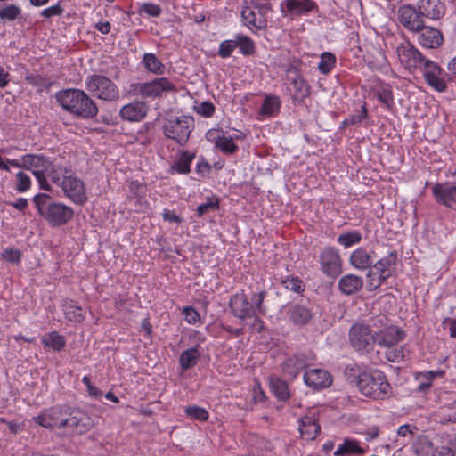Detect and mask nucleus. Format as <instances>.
I'll return each mask as SVG.
<instances>
[{
  "label": "nucleus",
  "instance_id": "nucleus-30",
  "mask_svg": "<svg viewBox=\"0 0 456 456\" xmlns=\"http://www.w3.org/2000/svg\"><path fill=\"white\" fill-rule=\"evenodd\" d=\"M62 307L65 317L69 322H81L84 321L86 317V311L74 301L65 300Z\"/></svg>",
  "mask_w": 456,
  "mask_h": 456
},
{
  "label": "nucleus",
  "instance_id": "nucleus-62",
  "mask_svg": "<svg viewBox=\"0 0 456 456\" xmlns=\"http://www.w3.org/2000/svg\"><path fill=\"white\" fill-rule=\"evenodd\" d=\"M444 373H445L444 370H429V371H428L426 373L421 374V376L424 379H428L431 382L435 378H442V377H444Z\"/></svg>",
  "mask_w": 456,
  "mask_h": 456
},
{
  "label": "nucleus",
  "instance_id": "nucleus-26",
  "mask_svg": "<svg viewBox=\"0 0 456 456\" xmlns=\"http://www.w3.org/2000/svg\"><path fill=\"white\" fill-rule=\"evenodd\" d=\"M338 286L342 294L349 296L362 289L363 280L362 277L354 274H346L339 279Z\"/></svg>",
  "mask_w": 456,
  "mask_h": 456
},
{
  "label": "nucleus",
  "instance_id": "nucleus-34",
  "mask_svg": "<svg viewBox=\"0 0 456 456\" xmlns=\"http://www.w3.org/2000/svg\"><path fill=\"white\" fill-rule=\"evenodd\" d=\"M270 388L281 401H286L290 395L287 383L279 378L273 377L270 379Z\"/></svg>",
  "mask_w": 456,
  "mask_h": 456
},
{
  "label": "nucleus",
  "instance_id": "nucleus-47",
  "mask_svg": "<svg viewBox=\"0 0 456 456\" xmlns=\"http://www.w3.org/2000/svg\"><path fill=\"white\" fill-rule=\"evenodd\" d=\"M26 80L32 86L38 88L39 91L47 89L51 86V82L48 78L37 74H28L26 76Z\"/></svg>",
  "mask_w": 456,
  "mask_h": 456
},
{
  "label": "nucleus",
  "instance_id": "nucleus-45",
  "mask_svg": "<svg viewBox=\"0 0 456 456\" xmlns=\"http://www.w3.org/2000/svg\"><path fill=\"white\" fill-rule=\"evenodd\" d=\"M238 42L237 47L244 55H251L255 51L254 42L247 36L238 35L236 40Z\"/></svg>",
  "mask_w": 456,
  "mask_h": 456
},
{
  "label": "nucleus",
  "instance_id": "nucleus-40",
  "mask_svg": "<svg viewBox=\"0 0 456 456\" xmlns=\"http://www.w3.org/2000/svg\"><path fill=\"white\" fill-rule=\"evenodd\" d=\"M145 69L154 74H163L165 67L154 53H145L142 57Z\"/></svg>",
  "mask_w": 456,
  "mask_h": 456
},
{
  "label": "nucleus",
  "instance_id": "nucleus-11",
  "mask_svg": "<svg viewBox=\"0 0 456 456\" xmlns=\"http://www.w3.org/2000/svg\"><path fill=\"white\" fill-rule=\"evenodd\" d=\"M372 325L375 328V344L380 346L390 347L403 339L404 333L395 326H387V318L379 315L372 319Z\"/></svg>",
  "mask_w": 456,
  "mask_h": 456
},
{
  "label": "nucleus",
  "instance_id": "nucleus-63",
  "mask_svg": "<svg viewBox=\"0 0 456 456\" xmlns=\"http://www.w3.org/2000/svg\"><path fill=\"white\" fill-rule=\"evenodd\" d=\"M163 218L166 221L175 222V223H178V224L182 222V218L180 216H178L175 212L170 211V210H165L163 212Z\"/></svg>",
  "mask_w": 456,
  "mask_h": 456
},
{
  "label": "nucleus",
  "instance_id": "nucleus-43",
  "mask_svg": "<svg viewBox=\"0 0 456 456\" xmlns=\"http://www.w3.org/2000/svg\"><path fill=\"white\" fill-rule=\"evenodd\" d=\"M336 57L331 53L325 52L321 55L318 69L322 74H328L334 67Z\"/></svg>",
  "mask_w": 456,
  "mask_h": 456
},
{
  "label": "nucleus",
  "instance_id": "nucleus-9",
  "mask_svg": "<svg viewBox=\"0 0 456 456\" xmlns=\"http://www.w3.org/2000/svg\"><path fill=\"white\" fill-rule=\"evenodd\" d=\"M86 88L94 96L104 101H116L119 90L115 83L102 75H90L86 79Z\"/></svg>",
  "mask_w": 456,
  "mask_h": 456
},
{
  "label": "nucleus",
  "instance_id": "nucleus-27",
  "mask_svg": "<svg viewBox=\"0 0 456 456\" xmlns=\"http://www.w3.org/2000/svg\"><path fill=\"white\" fill-rule=\"evenodd\" d=\"M307 364L306 356L305 354H298L287 358L282 364V368L284 372L289 376L296 378L297 374L307 366Z\"/></svg>",
  "mask_w": 456,
  "mask_h": 456
},
{
  "label": "nucleus",
  "instance_id": "nucleus-3",
  "mask_svg": "<svg viewBox=\"0 0 456 456\" xmlns=\"http://www.w3.org/2000/svg\"><path fill=\"white\" fill-rule=\"evenodd\" d=\"M33 201L39 215L53 227L65 224L74 216L70 207L53 200L48 194L38 193L33 198Z\"/></svg>",
  "mask_w": 456,
  "mask_h": 456
},
{
  "label": "nucleus",
  "instance_id": "nucleus-36",
  "mask_svg": "<svg viewBox=\"0 0 456 456\" xmlns=\"http://www.w3.org/2000/svg\"><path fill=\"white\" fill-rule=\"evenodd\" d=\"M194 158V154L189 151H183L171 168L179 174H188L191 171V163Z\"/></svg>",
  "mask_w": 456,
  "mask_h": 456
},
{
  "label": "nucleus",
  "instance_id": "nucleus-46",
  "mask_svg": "<svg viewBox=\"0 0 456 456\" xmlns=\"http://www.w3.org/2000/svg\"><path fill=\"white\" fill-rule=\"evenodd\" d=\"M186 415L192 419L205 421L208 419V412L206 409L197 405L188 406L184 410Z\"/></svg>",
  "mask_w": 456,
  "mask_h": 456
},
{
  "label": "nucleus",
  "instance_id": "nucleus-64",
  "mask_svg": "<svg viewBox=\"0 0 456 456\" xmlns=\"http://www.w3.org/2000/svg\"><path fill=\"white\" fill-rule=\"evenodd\" d=\"M10 205L18 210L23 211L28 206V202L26 199L20 198L15 202L10 203Z\"/></svg>",
  "mask_w": 456,
  "mask_h": 456
},
{
  "label": "nucleus",
  "instance_id": "nucleus-5",
  "mask_svg": "<svg viewBox=\"0 0 456 456\" xmlns=\"http://www.w3.org/2000/svg\"><path fill=\"white\" fill-rule=\"evenodd\" d=\"M356 383L362 395L373 400H386L392 395V387L379 370L359 373Z\"/></svg>",
  "mask_w": 456,
  "mask_h": 456
},
{
  "label": "nucleus",
  "instance_id": "nucleus-44",
  "mask_svg": "<svg viewBox=\"0 0 456 456\" xmlns=\"http://www.w3.org/2000/svg\"><path fill=\"white\" fill-rule=\"evenodd\" d=\"M362 235L358 232L342 233L338 237V242L345 248H349L361 241Z\"/></svg>",
  "mask_w": 456,
  "mask_h": 456
},
{
  "label": "nucleus",
  "instance_id": "nucleus-19",
  "mask_svg": "<svg viewBox=\"0 0 456 456\" xmlns=\"http://www.w3.org/2000/svg\"><path fill=\"white\" fill-rule=\"evenodd\" d=\"M148 112V106L142 101H134L124 105L119 111L123 120L137 122L145 118Z\"/></svg>",
  "mask_w": 456,
  "mask_h": 456
},
{
  "label": "nucleus",
  "instance_id": "nucleus-57",
  "mask_svg": "<svg viewBox=\"0 0 456 456\" xmlns=\"http://www.w3.org/2000/svg\"><path fill=\"white\" fill-rule=\"evenodd\" d=\"M218 205L217 200L200 204L197 208L198 214L203 216L210 211H215L218 208Z\"/></svg>",
  "mask_w": 456,
  "mask_h": 456
},
{
  "label": "nucleus",
  "instance_id": "nucleus-4",
  "mask_svg": "<svg viewBox=\"0 0 456 456\" xmlns=\"http://www.w3.org/2000/svg\"><path fill=\"white\" fill-rule=\"evenodd\" d=\"M266 294L265 290L254 293L251 297V302L244 293L233 295L229 302L232 315L240 321L254 319L255 322H260L257 314H265L266 313V309L263 306Z\"/></svg>",
  "mask_w": 456,
  "mask_h": 456
},
{
  "label": "nucleus",
  "instance_id": "nucleus-54",
  "mask_svg": "<svg viewBox=\"0 0 456 456\" xmlns=\"http://www.w3.org/2000/svg\"><path fill=\"white\" fill-rule=\"evenodd\" d=\"M379 100L384 103L387 108H391L394 105V97L391 90L387 87H383L378 91Z\"/></svg>",
  "mask_w": 456,
  "mask_h": 456
},
{
  "label": "nucleus",
  "instance_id": "nucleus-39",
  "mask_svg": "<svg viewBox=\"0 0 456 456\" xmlns=\"http://www.w3.org/2000/svg\"><path fill=\"white\" fill-rule=\"evenodd\" d=\"M280 282L286 289L296 293H302L305 290L304 281L295 275L281 276Z\"/></svg>",
  "mask_w": 456,
  "mask_h": 456
},
{
  "label": "nucleus",
  "instance_id": "nucleus-42",
  "mask_svg": "<svg viewBox=\"0 0 456 456\" xmlns=\"http://www.w3.org/2000/svg\"><path fill=\"white\" fill-rule=\"evenodd\" d=\"M375 269L370 268L367 273V284L369 290H375L381 286V284L388 278L384 274L378 273L377 271L374 272Z\"/></svg>",
  "mask_w": 456,
  "mask_h": 456
},
{
  "label": "nucleus",
  "instance_id": "nucleus-6",
  "mask_svg": "<svg viewBox=\"0 0 456 456\" xmlns=\"http://www.w3.org/2000/svg\"><path fill=\"white\" fill-rule=\"evenodd\" d=\"M271 12L272 5L267 0H250L249 5L242 8L241 18L244 25L256 33L266 28Z\"/></svg>",
  "mask_w": 456,
  "mask_h": 456
},
{
  "label": "nucleus",
  "instance_id": "nucleus-37",
  "mask_svg": "<svg viewBox=\"0 0 456 456\" xmlns=\"http://www.w3.org/2000/svg\"><path fill=\"white\" fill-rule=\"evenodd\" d=\"M281 107L279 97L274 95L266 96L264 100L259 114L262 116H273Z\"/></svg>",
  "mask_w": 456,
  "mask_h": 456
},
{
  "label": "nucleus",
  "instance_id": "nucleus-24",
  "mask_svg": "<svg viewBox=\"0 0 456 456\" xmlns=\"http://www.w3.org/2000/svg\"><path fill=\"white\" fill-rule=\"evenodd\" d=\"M290 84L293 86L294 94L293 101L298 103H302L305 99L309 97L311 93L310 86L307 81L297 71L289 77Z\"/></svg>",
  "mask_w": 456,
  "mask_h": 456
},
{
  "label": "nucleus",
  "instance_id": "nucleus-51",
  "mask_svg": "<svg viewBox=\"0 0 456 456\" xmlns=\"http://www.w3.org/2000/svg\"><path fill=\"white\" fill-rule=\"evenodd\" d=\"M237 45L238 42L235 40L223 41L219 45L218 54L222 58H227L232 54Z\"/></svg>",
  "mask_w": 456,
  "mask_h": 456
},
{
  "label": "nucleus",
  "instance_id": "nucleus-41",
  "mask_svg": "<svg viewBox=\"0 0 456 456\" xmlns=\"http://www.w3.org/2000/svg\"><path fill=\"white\" fill-rule=\"evenodd\" d=\"M365 451L358 445V443L354 440H345L335 452V456L345 455L346 453H364Z\"/></svg>",
  "mask_w": 456,
  "mask_h": 456
},
{
  "label": "nucleus",
  "instance_id": "nucleus-21",
  "mask_svg": "<svg viewBox=\"0 0 456 456\" xmlns=\"http://www.w3.org/2000/svg\"><path fill=\"white\" fill-rule=\"evenodd\" d=\"M175 89V85L167 78H155L151 82L144 83L143 98H156L164 92H171Z\"/></svg>",
  "mask_w": 456,
  "mask_h": 456
},
{
  "label": "nucleus",
  "instance_id": "nucleus-50",
  "mask_svg": "<svg viewBox=\"0 0 456 456\" xmlns=\"http://www.w3.org/2000/svg\"><path fill=\"white\" fill-rule=\"evenodd\" d=\"M20 14V9L16 5L0 7V19L8 20H15Z\"/></svg>",
  "mask_w": 456,
  "mask_h": 456
},
{
  "label": "nucleus",
  "instance_id": "nucleus-56",
  "mask_svg": "<svg viewBox=\"0 0 456 456\" xmlns=\"http://www.w3.org/2000/svg\"><path fill=\"white\" fill-rule=\"evenodd\" d=\"M2 256L10 263H18L20 260L21 254L18 249L7 248L2 253Z\"/></svg>",
  "mask_w": 456,
  "mask_h": 456
},
{
  "label": "nucleus",
  "instance_id": "nucleus-38",
  "mask_svg": "<svg viewBox=\"0 0 456 456\" xmlns=\"http://www.w3.org/2000/svg\"><path fill=\"white\" fill-rule=\"evenodd\" d=\"M42 343L45 346L51 347L54 351H61L66 346V340L64 337L56 331L46 334L42 338Z\"/></svg>",
  "mask_w": 456,
  "mask_h": 456
},
{
  "label": "nucleus",
  "instance_id": "nucleus-2",
  "mask_svg": "<svg viewBox=\"0 0 456 456\" xmlns=\"http://www.w3.org/2000/svg\"><path fill=\"white\" fill-rule=\"evenodd\" d=\"M56 99L64 110L77 118L90 119L98 114L96 103L83 90L67 89L59 92Z\"/></svg>",
  "mask_w": 456,
  "mask_h": 456
},
{
  "label": "nucleus",
  "instance_id": "nucleus-23",
  "mask_svg": "<svg viewBox=\"0 0 456 456\" xmlns=\"http://www.w3.org/2000/svg\"><path fill=\"white\" fill-rule=\"evenodd\" d=\"M207 139L215 143L222 152L232 154L238 150V146L231 137H225L220 130H209L207 133Z\"/></svg>",
  "mask_w": 456,
  "mask_h": 456
},
{
  "label": "nucleus",
  "instance_id": "nucleus-60",
  "mask_svg": "<svg viewBox=\"0 0 456 456\" xmlns=\"http://www.w3.org/2000/svg\"><path fill=\"white\" fill-rule=\"evenodd\" d=\"M431 456H452V452L448 446H439L433 449Z\"/></svg>",
  "mask_w": 456,
  "mask_h": 456
},
{
  "label": "nucleus",
  "instance_id": "nucleus-59",
  "mask_svg": "<svg viewBox=\"0 0 456 456\" xmlns=\"http://www.w3.org/2000/svg\"><path fill=\"white\" fill-rule=\"evenodd\" d=\"M143 86L144 83H134L130 86L129 94L134 96L141 95L143 98Z\"/></svg>",
  "mask_w": 456,
  "mask_h": 456
},
{
  "label": "nucleus",
  "instance_id": "nucleus-58",
  "mask_svg": "<svg viewBox=\"0 0 456 456\" xmlns=\"http://www.w3.org/2000/svg\"><path fill=\"white\" fill-rule=\"evenodd\" d=\"M183 314H184L185 320L189 323H195L200 319L199 313L192 307H185L183 309Z\"/></svg>",
  "mask_w": 456,
  "mask_h": 456
},
{
  "label": "nucleus",
  "instance_id": "nucleus-22",
  "mask_svg": "<svg viewBox=\"0 0 456 456\" xmlns=\"http://www.w3.org/2000/svg\"><path fill=\"white\" fill-rule=\"evenodd\" d=\"M305 383L314 389L327 387L331 384L330 373L321 369H312L304 374Z\"/></svg>",
  "mask_w": 456,
  "mask_h": 456
},
{
  "label": "nucleus",
  "instance_id": "nucleus-29",
  "mask_svg": "<svg viewBox=\"0 0 456 456\" xmlns=\"http://www.w3.org/2000/svg\"><path fill=\"white\" fill-rule=\"evenodd\" d=\"M351 265L360 270L372 268L373 259L370 254L363 248L355 249L350 256Z\"/></svg>",
  "mask_w": 456,
  "mask_h": 456
},
{
  "label": "nucleus",
  "instance_id": "nucleus-25",
  "mask_svg": "<svg viewBox=\"0 0 456 456\" xmlns=\"http://www.w3.org/2000/svg\"><path fill=\"white\" fill-rule=\"evenodd\" d=\"M287 314L289 321L298 326L307 324L314 316L310 308L299 304L290 305L287 311Z\"/></svg>",
  "mask_w": 456,
  "mask_h": 456
},
{
  "label": "nucleus",
  "instance_id": "nucleus-61",
  "mask_svg": "<svg viewBox=\"0 0 456 456\" xmlns=\"http://www.w3.org/2000/svg\"><path fill=\"white\" fill-rule=\"evenodd\" d=\"M418 428L415 426L403 425L399 427L397 435L400 436H406L407 435H412Z\"/></svg>",
  "mask_w": 456,
  "mask_h": 456
},
{
  "label": "nucleus",
  "instance_id": "nucleus-7",
  "mask_svg": "<svg viewBox=\"0 0 456 456\" xmlns=\"http://www.w3.org/2000/svg\"><path fill=\"white\" fill-rule=\"evenodd\" d=\"M51 162L49 158L42 154L24 155L20 163L16 159H7V163L12 167L31 170L39 183V187L45 191H51V186L45 178V171H47V167H51Z\"/></svg>",
  "mask_w": 456,
  "mask_h": 456
},
{
  "label": "nucleus",
  "instance_id": "nucleus-1",
  "mask_svg": "<svg viewBox=\"0 0 456 456\" xmlns=\"http://www.w3.org/2000/svg\"><path fill=\"white\" fill-rule=\"evenodd\" d=\"M33 419L39 426L55 428L58 434L67 436L83 435L94 426L92 418L86 411L66 405H56L45 410Z\"/></svg>",
  "mask_w": 456,
  "mask_h": 456
},
{
  "label": "nucleus",
  "instance_id": "nucleus-15",
  "mask_svg": "<svg viewBox=\"0 0 456 456\" xmlns=\"http://www.w3.org/2000/svg\"><path fill=\"white\" fill-rule=\"evenodd\" d=\"M423 15L412 5H403L398 10L400 23L415 34L424 26Z\"/></svg>",
  "mask_w": 456,
  "mask_h": 456
},
{
  "label": "nucleus",
  "instance_id": "nucleus-8",
  "mask_svg": "<svg viewBox=\"0 0 456 456\" xmlns=\"http://www.w3.org/2000/svg\"><path fill=\"white\" fill-rule=\"evenodd\" d=\"M162 130L166 137L185 145L194 127V120L188 116L168 117L163 120Z\"/></svg>",
  "mask_w": 456,
  "mask_h": 456
},
{
  "label": "nucleus",
  "instance_id": "nucleus-20",
  "mask_svg": "<svg viewBox=\"0 0 456 456\" xmlns=\"http://www.w3.org/2000/svg\"><path fill=\"white\" fill-rule=\"evenodd\" d=\"M417 7L423 16L431 20H439L445 13L442 0H418Z\"/></svg>",
  "mask_w": 456,
  "mask_h": 456
},
{
  "label": "nucleus",
  "instance_id": "nucleus-53",
  "mask_svg": "<svg viewBox=\"0 0 456 456\" xmlns=\"http://www.w3.org/2000/svg\"><path fill=\"white\" fill-rule=\"evenodd\" d=\"M195 110L200 116L210 118L214 115L216 108L212 102L206 101L196 106Z\"/></svg>",
  "mask_w": 456,
  "mask_h": 456
},
{
  "label": "nucleus",
  "instance_id": "nucleus-10",
  "mask_svg": "<svg viewBox=\"0 0 456 456\" xmlns=\"http://www.w3.org/2000/svg\"><path fill=\"white\" fill-rule=\"evenodd\" d=\"M375 328L370 323L356 322L349 330L350 345L356 351H369L375 345Z\"/></svg>",
  "mask_w": 456,
  "mask_h": 456
},
{
  "label": "nucleus",
  "instance_id": "nucleus-31",
  "mask_svg": "<svg viewBox=\"0 0 456 456\" xmlns=\"http://www.w3.org/2000/svg\"><path fill=\"white\" fill-rule=\"evenodd\" d=\"M396 262L397 252L391 251L387 256L376 262L373 265V269H375L378 273L389 277L391 275V268L396 265Z\"/></svg>",
  "mask_w": 456,
  "mask_h": 456
},
{
  "label": "nucleus",
  "instance_id": "nucleus-48",
  "mask_svg": "<svg viewBox=\"0 0 456 456\" xmlns=\"http://www.w3.org/2000/svg\"><path fill=\"white\" fill-rule=\"evenodd\" d=\"M64 12V8L61 5V2L58 1L55 4L44 9L40 15L45 19H51L53 17H61Z\"/></svg>",
  "mask_w": 456,
  "mask_h": 456
},
{
  "label": "nucleus",
  "instance_id": "nucleus-52",
  "mask_svg": "<svg viewBox=\"0 0 456 456\" xmlns=\"http://www.w3.org/2000/svg\"><path fill=\"white\" fill-rule=\"evenodd\" d=\"M139 12H144L150 17H159L162 9L159 5L153 3H143L139 9Z\"/></svg>",
  "mask_w": 456,
  "mask_h": 456
},
{
  "label": "nucleus",
  "instance_id": "nucleus-13",
  "mask_svg": "<svg viewBox=\"0 0 456 456\" xmlns=\"http://www.w3.org/2000/svg\"><path fill=\"white\" fill-rule=\"evenodd\" d=\"M61 187L64 194L75 204L83 205L87 200L84 183L76 176H63Z\"/></svg>",
  "mask_w": 456,
  "mask_h": 456
},
{
  "label": "nucleus",
  "instance_id": "nucleus-17",
  "mask_svg": "<svg viewBox=\"0 0 456 456\" xmlns=\"http://www.w3.org/2000/svg\"><path fill=\"white\" fill-rule=\"evenodd\" d=\"M322 271L328 276H337L341 272V259L338 250L333 248L323 249L320 256Z\"/></svg>",
  "mask_w": 456,
  "mask_h": 456
},
{
  "label": "nucleus",
  "instance_id": "nucleus-55",
  "mask_svg": "<svg viewBox=\"0 0 456 456\" xmlns=\"http://www.w3.org/2000/svg\"><path fill=\"white\" fill-rule=\"evenodd\" d=\"M46 175L51 179L53 183L61 186L62 180L61 177V172L57 167L53 165V162H51V167H47V171H45V176Z\"/></svg>",
  "mask_w": 456,
  "mask_h": 456
},
{
  "label": "nucleus",
  "instance_id": "nucleus-49",
  "mask_svg": "<svg viewBox=\"0 0 456 456\" xmlns=\"http://www.w3.org/2000/svg\"><path fill=\"white\" fill-rule=\"evenodd\" d=\"M16 178L17 182L15 188L19 192H25L30 188L31 179L28 175L24 172H19L16 175Z\"/></svg>",
  "mask_w": 456,
  "mask_h": 456
},
{
  "label": "nucleus",
  "instance_id": "nucleus-28",
  "mask_svg": "<svg viewBox=\"0 0 456 456\" xmlns=\"http://www.w3.org/2000/svg\"><path fill=\"white\" fill-rule=\"evenodd\" d=\"M299 430L306 440L312 441L318 436L321 428L314 415H305L300 419Z\"/></svg>",
  "mask_w": 456,
  "mask_h": 456
},
{
  "label": "nucleus",
  "instance_id": "nucleus-32",
  "mask_svg": "<svg viewBox=\"0 0 456 456\" xmlns=\"http://www.w3.org/2000/svg\"><path fill=\"white\" fill-rule=\"evenodd\" d=\"M286 6L291 14L300 15L312 11L315 4L311 0H287Z\"/></svg>",
  "mask_w": 456,
  "mask_h": 456
},
{
  "label": "nucleus",
  "instance_id": "nucleus-35",
  "mask_svg": "<svg viewBox=\"0 0 456 456\" xmlns=\"http://www.w3.org/2000/svg\"><path fill=\"white\" fill-rule=\"evenodd\" d=\"M200 356V353L198 351L197 347H191L184 352H183L180 355V365L181 368L185 370H188L197 364V362Z\"/></svg>",
  "mask_w": 456,
  "mask_h": 456
},
{
  "label": "nucleus",
  "instance_id": "nucleus-12",
  "mask_svg": "<svg viewBox=\"0 0 456 456\" xmlns=\"http://www.w3.org/2000/svg\"><path fill=\"white\" fill-rule=\"evenodd\" d=\"M396 54L401 65L409 70L422 69L427 58L409 40L397 44Z\"/></svg>",
  "mask_w": 456,
  "mask_h": 456
},
{
  "label": "nucleus",
  "instance_id": "nucleus-18",
  "mask_svg": "<svg viewBox=\"0 0 456 456\" xmlns=\"http://www.w3.org/2000/svg\"><path fill=\"white\" fill-rule=\"evenodd\" d=\"M417 41L424 48L435 49L444 42L442 32L429 26H423L417 33Z\"/></svg>",
  "mask_w": 456,
  "mask_h": 456
},
{
  "label": "nucleus",
  "instance_id": "nucleus-33",
  "mask_svg": "<svg viewBox=\"0 0 456 456\" xmlns=\"http://www.w3.org/2000/svg\"><path fill=\"white\" fill-rule=\"evenodd\" d=\"M412 452L418 456L431 455L434 446L433 443L425 436H419L411 445Z\"/></svg>",
  "mask_w": 456,
  "mask_h": 456
},
{
  "label": "nucleus",
  "instance_id": "nucleus-16",
  "mask_svg": "<svg viewBox=\"0 0 456 456\" xmlns=\"http://www.w3.org/2000/svg\"><path fill=\"white\" fill-rule=\"evenodd\" d=\"M432 192L437 202L456 209V183H436L432 187Z\"/></svg>",
  "mask_w": 456,
  "mask_h": 456
},
{
  "label": "nucleus",
  "instance_id": "nucleus-14",
  "mask_svg": "<svg viewBox=\"0 0 456 456\" xmlns=\"http://www.w3.org/2000/svg\"><path fill=\"white\" fill-rule=\"evenodd\" d=\"M420 69L423 71L424 78L428 86L437 92L446 90L447 86L444 80L446 73L436 62L427 59Z\"/></svg>",
  "mask_w": 456,
  "mask_h": 456
}]
</instances>
